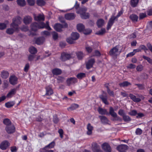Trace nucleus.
<instances>
[{
  "instance_id": "f257e3e1",
  "label": "nucleus",
  "mask_w": 152,
  "mask_h": 152,
  "mask_svg": "<svg viewBox=\"0 0 152 152\" xmlns=\"http://www.w3.org/2000/svg\"><path fill=\"white\" fill-rule=\"evenodd\" d=\"M22 18L19 16H17L13 19L12 23L10 24V26L14 28L16 30H19L18 26L21 23Z\"/></svg>"
},
{
  "instance_id": "f03ea898",
  "label": "nucleus",
  "mask_w": 152,
  "mask_h": 152,
  "mask_svg": "<svg viewBox=\"0 0 152 152\" xmlns=\"http://www.w3.org/2000/svg\"><path fill=\"white\" fill-rule=\"evenodd\" d=\"M87 9L85 7L80 9L77 12V13L80 14V17L82 19H86L89 17V14L88 13H86Z\"/></svg>"
},
{
  "instance_id": "7ed1b4c3",
  "label": "nucleus",
  "mask_w": 152,
  "mask_h": 152,
  "mask_svg": "<svg viewBox=\"0 0 152 152\" xmlns=\"http://www.w3.org/2000/svg\"><path fill=\"white\" fill-rule=\"evenodd\" d=\"M109 113L112 117L115 118L113 119V121H118L121 119L118 116L117 113L114 112V109L112 107L110 108Z\"/></svg>"
},
{
  "instance_id": "20e7f679",
  "label": "nucleus",
  "mask_w": 152,
  "mask_h": 152,
  "mask_svg": "<svg viewBox=\"0 0 152 152\" xmlns=\"http://www.w3.org/2000/svg\"><path fill=\"white\" fill-rule=\"evenodd\" d=\"M99 97L104 104L107 105L109 104L107 101V96L105 92L102 91V94L99 95Z\"/></svg>"
},
{
  "instance_id": "39448f33",
  "label": "nucleus",
  "mask_w": 152,
  "mask_h": 152,
  "mask_svg": "<svg viewBox=\"0 0 152 152\" xmlns=\"http://www.w3.org/2000/svg\"><path fill=\"white\" fill-rule=\"evenodd\" d=\"M38 23L39 28V29L43 28H45L49 30H50L51 29L49 26V22L48 21L46 22V24L42 22H39Z\"/></svg>"
},
{
  "instance_id": "423d86ee",
  "label": "nucleus",
  "mask_w": 152,
  "mask_h": 152,
  "mask_svg": "<svg viewBox=\"0 0 152 152\" xmlns=\"http://www.w3.org/2000/svg\"><path fill=\"white\" fill-rule=\"evenodd\" d=\"M118 46H116L110 50L109 53L112 56H116L118 55L120 53L118 51Z\"/></svg>"
},
{
  "instance_id": "0eeeda50",
  "label": "nucleus",
  "mask_w": 152,
  "mask_h": 152,
  "mask_svg": "<svg viewBox=\"0 0 152 152\" xmlns=\"http://www.w3.org/2000/svg\"><path fill=\"white\" fill-rule=\"evenodd\" d=\"M71 58L70 54L65 52H63L61 54L60 59L62 61H65Z\"/></svg>"
},
{
  "instance_id": "6e6552de",
  "label": "nucleus",
  "mask_w": 152,
  "mask_h": 152,
  "mask_svg": "<svg viewBox=\"0 0 152 152\" xmlns=\"http://www.w3.org/2000/svg\"><path fill=\"white\" fill-rule=\"evenodd\" d=\"M5 130L8 133L12 134L15 132V128L14 125L12 124L7 126H6Z\"/></svg>"
},
{
  "instance_id": "1a4fd4ad",
  "label": "nucleus",
  "mask_w": 152,
  "mask_h": 152,
  "mask_svg": "<svg viewBox=\"0 0 152 152\" xmlns=\"http://www.w3.org/2000/svg\"><path fill=\"white\" fill-rule=\"evenodd\" d=\"M102 148L105 152H111V148L109 145L107 143L102 144Z\"/></svg>"
},
{
  "instance_id": "9d476101",
  "label": "nucleus",
  "mask_w": 152,
  "mask_h": 152,
  "mask_svg": "<svg viewBox=\"0 0 152 152\" xmlns=\"http://www.w3.org/2000/svg\"><path fill=\"white\" fill-rule=\"evenodd\" d=\"M116 19V17H115V16L114 15H113L111 17V18L110 19L107 26V29L108 30L110 29L112 26L113 24L114 21Z\"/></svg>"
},
{
  "instance_id": "9b49d317",
  "label": "nucleus",
  "mask_w": 152,
  "mask_h": 152,
  "mask_svg": "<svg viewBox=\"0 0 152 152\" xmlns=\"http://www.w3.org/2000/svg\"><path fill=\"white\" fill-rule=\"evenodd\" d=\"M116 19V17H115V16L114 15H113L111 17V18L110 19L107 26V29L108 30L110 29L112 26L113 24L114 21Z\"/></svg>"
},
{
  "instance_id": "f8f14e48",
  "label": "nucleus",
  "mask_w": 152,
  "mask_h": 152,
  "mask_svg": "<svg viewBox=\"0 0 152 152\" xmlns=\"http://www.w3.org/2000/svg\"><path fill=\"white\" fill-rule=\"evenodd\" d=\"M116 19V17H115V16L114 15H113L111 17V18L110 19L107 26V29L108 30L110 29L112 26L113 24L114 21Z\"/></svg>"
},
{
  "instance_id": "ddd939ff",
  "label": "nucleus",
  "mask_w": 152,
  "mask_h": 152,
  "mask_svg": "<svg viewBox=\"0 0 152 152\" xmlns=\"http://www.w3.org/2000/svg\"><path fill=\"white\" fill-rule=\"evenodd\" d=\"M128 146L126 145H121L117 147V150L120 152H126Z\"/></svg>"
},
{
  "instance_id": "4468645a",
  "label": "nucleus",
  "mask_w": 152,
  "mask_h": 152,
  "mask_svg": "<svg viewBox=\"0 0 152 152\" xmlns=\"http://www.w3.org/2000/svg\"><path fill=\"white\" fill-rule=\"evenodd\" d=\"M10 143L7 140L2 142L0 145V148L2 150H4L10 145Z\"/></svg>"
},
{
  "instance_id": "2eb2a0df",
  "label": "nucleus",
  "mask_w": 152,
  "mask_h": 152,
  "mask_svg": "<svg viewBox=\"0 0 152 152\" xmlns=\"http://www.w3.org/2000/svg\"><path fill=\"white\" fill-rule=\"evenodd\" d=\"M66 81L67 85L70 86L71 84L77 83V80L76 78L70 77L67 79Z\"/></svg>"
},
{
  "instance_id": "dca6fc26",
  "label": "nucleus",
  "mask_w": 152,
  "mask_h": 152,
  "mask_svg": "<svg viewBox=\"0 0 152 152\" xmlns=\"http://www.w3.org/2000/svg\"><path fill=\"white\" fill-rule=\"evenodd\" d=\"M92 149L94 152H98L101 150L100 146L96 143L92 144Z\"/></svg>"
},
{
  "instance_id": "f3484780",
  "label": "nucleus",
  "mask_w": 152,
  "mask_h": 152,
  "mask_svg": "<svg viewBox=\"0 0 152 152\" xmlns=\"http://www.w3.org/2000/svg\"><path fill=\"white\" fill-rule=\"evenodd\" d=\"M9 82L11 84L15 85L18 83V78L15 76H11L9 78Z\"/></svg>"
},
{
  "instance_id": "a211bd4d",
  "label": "nucleus",
  "mask_w": 152,
  "mask_h": 152,
  "mask_svg": "<svg viewBox=\"0 0 152 152\" xmlns=\"http://www.w3.org/2000/svg\"><path fill=\"white\" fill-rule=\"evenodd\" d=\"M95 62V60L94 59L91 58L89 60L86 64V68L89 69L91 68Z\"/></svg>"
},
{
  "instance_id": "6ab92c4d",
  "label": "nucleus",
  "mask_w": 152,
  "mask_h": 152,
  "mask_svg": "<svg viewBox=\"0 0 152 152\" xmlns=\"http://www.w3.org/2000/svg\"><path fill=\"white\" fill-rule=\"evenodd\" d=\"M32 18L29 16H26L23 19V23L26 25L29 24L32 21Z\"/></svg>"
},
{
  "instance_id": "aec40b11",
  "label": "nucleus",
  "mask_w": 152,
  "mask_h": 152,
  "mask_svg": "<svg viewBox=\"0 0 152 152\" xmlns=\"http://www.w3.org/2000/svg\"><path fill=\"white\" fill-rule=\"evenodd\" d=\"M46 94L45 95L47 96H50L53 93V91L50 86H48L46 87Z\"/></svg>"
},
{
  "instance_id": "412c9836",
  "label": "nucleus",
  "mask_w": 152,
  "mask_h": 152,
  "mask_svg": "<svg viewBox=\"0 0 152 152\" xmlns=\"http://www.w3.org/2000/svg\"><path fill=\"white\" fill-rule=\"evenodd\" d=\"M129 97L131 99H132L134 102H140L141 100L139 98H137L136 97L132 94H129Z\"/></svg>"
},
{
  "instance_id": "4be33fe9",
  "label": "nucleus",
  "mask_w": 152,
  "mask_h": 152,
  "mask_svg": "<svg viewBox=\"0 0 152 152\" xmlns=\"http://www.w3.org/2000/svg\"><path fill=\"white\" fill-rule=\"evenodd\" d=\"M34 19L36 21L44 20L45 17L43 14H39L38 16H36L35 15H34Z\"/></svg>"
},
{
  "instance_id": "5701e85b",
  "label": "nucleus",
  "mask_w": 152,
  "mask_h": 152,
  "mask_svg": "<svg viewBox=\"0 0 152 152\" xmlns=\"http://www.w3.org/2000/svg\"><path fill=\"white\" fill-rule=\"evenodd\" d=\"M63 27L62 25L59 23L56 24L54 27L55 29L58 32L61 31H62V29Z\"/></svg>"
},
{
  "instance_id": "b1692460",
  "label": "nucleus",
  "mask_w": 152,
  "mask_h": 152,
  "mask_svg": "<svg viewBox=\"0 0 152 152\" xmlns=\"http://www.w3.org/2000/svg\"><path fill=\"white\" fill-rule=\"evenodd\" d=\"M65 17L67 20H71L74 19L75 16L73 13H69L65 15Z\"/></svg>"
},
{
  "instance_id": "393cba45",
  "label": "nucleus",
  "mask_w": 152,
  "mask_h": 152,
  "mask_svg": "<svg viewBox=\"0 0 152 152\" xmlns=\"http://www.w3.org/2000/svg\"><path fill=\"white\" fill-rule=\"evenodd\" d=\"M87 128L88 130L87 132V134L88 135H91L92 133V131L93 129V127L90 123H89L87 125Z\"/></svg>"
},
{
  "instance_id": "a878e982",
  "label": "nucleus",
  "mask_w": 152,
  "mask_h": 152,
  "mask_svg": "<svg viewBox=\"0 0 152 152\" xmlns=\"http://www.w3.org/2000/svg\"><path fill=\"white\" fill-rule=\"evenodd\" d=\"M105 86L107 88V91L109 95L110 96L114 97L115 95L113 91L110 89L108 86V84L106 85Z\"/></svg>"
},
{
  "instance_id": "bb28decb",
  "label": "nucleus",
  "mask_w": 152,
  "mask_h": 152,
  "mask_svg": "<svg viewBox=\"0 0 152 152\" xmlns=\"http://www.w3.org/2000/svg\"><path fill=\"white\" fill-rule=\"evenodd\" d=\"M45 40V39L44 37L38 38L35 40V43L37 45H40L43 43Z\"/></svg>"
},
{
  "instance_id": "cd10ccee",
  "label": "nucleus",
  "mask_w": 152,
  "mask_h": 152,
  "mask_svg": "<svg viewBox=\"0 0 152 152\" xmlns=\"http://www.w3.org/2000/svg\"><path fill=\"white\" fill-rule=\"evenodd\" d=\"M52 72L54 75H58L61 74L62 71L59 69L56 68L53 69L52 71Z\"/></svg>"
},
{
  "instance_id": "c85d7f7f",
  "label": "nucleus",
  "mask_w": 152,
  "mask_h": 152,
  "mask_svg": "<svg viewBox=\"0 0 152 152\" xmlns=\"http://www.w3.org/2000/svg\"><path fill=\"white\" fill-rule=\"evenodd\" d=\"M31 28L32 30L34 31H37L39 29L38 23L34 22L32 23L31 25Z\"/></svg>"
},
{
  "instance_id": "c756f323",
  "label": "nucleus",
  "mask_w": 152,
  "mask_h": 152,
  "mask_svg": "<svg viewBox=\"0 0 152 152\" xmlns=\"http://www.w3.org/2000/svg\"><path fill=\"white\" fill-rule=\"evenodd\" d=\"M129 18L133 22H136L137 21L138 17L137 15L132 14L130 16Z\"/></svg>"
},
{
  "instance_id": "7c9ffc66",
  "label": "nucleus",
  "mask_w": 152,
  "mask_h": 152,
  "mask_svg": "<svg viewBox=\"0 0 152 152\" xmlns=\"http://www.w3.org/2000/svg\"><path fill=\"white\" fill-rule=\"evenodd\" d=\"M16 92V89L14 88L12 89L8 94L7 97L8 98H10L14 95Z\"/></svg>"
},
{
  "instance_id": "2f4dec72",
  "label": "nucleus",
  "mask_w": 152,
  "mask_h": 152,
  "mask_svg": "<svg viewBox=\"0 0 152 152\" xmlns=\"http://www.w3.org/2000/svg\"><path fill=\"white\" fill-rule=\"evenodd\" d=\"M79 107L78 104H72L71 106L67 108V110L69 111L72 110H75Z\"/></svg>"
},
{
  "instance_id": "473e14b6",
  "label": "nucleus",
  "mask_w": 152,
  "mask_h": 152,
  "mask_svg": "<svg viewBox=\"0 0 152 152\" xmlns=\"http://www.w3.org/2000/svg\"><path fill=\"white\" fill-rule=\"evenodd\" d=\"M99 117L102 123L104 124L108 123V120L106 117L104 116H100Z\"/></svg>"
},
{
  "instance_id": "72a5a7b5",
  "label": "nucleus",
  "mask_w": 152,
  "mask_h": 152,
  "mask_svg": "<svg viewBox=\"0 0 152 152\" xmlns=\"http://www.w3.org/2000/svg\"><path fill=\"white\" fill-rule=\"evenodd\" d=\"M131 85V83L127 81H124L119 84V86L120 87H127Z\"/></svg>"
},
{
  "instance_id": "f704fd0d",
  "label": "nucleus",
  "mask_w": 152,
  "mask_h": 152,
  "mask_svg": "<svg viewBox=\"0 0 152 152\" xmlns=\"http://www.w3.org/2000/svg\"><path fill=\"white\" fill-rule=\"evenodd\" d=\"M8 28L6 30V32L9 34H12L15 31H18L19 30H16L14 28Z\"/></svg>"
},
{
  "instance_id": "c9c22d12",
  "label": "nucleus",
  "mask_w": 152,
  "mask_h": 152,
  "mask_svg": "<svg viewBox=\"0 0 152 152\" xmlns=\"http://www.w3.org/2000/svg\"><path fill=\"white\" fill-rule=\"evenodd\" d=\"M1 77L4 78L6 79L9 76L8 72L7 71H3L1 72Z\"/></svg>"
},
{
  "instance_id": "e433bc0d",
  "label": "nucleus",
  "mask_w": 152,
  "mask_h": 152,
  "mask_svg": "<svg viewBox=\"0 0 152 152\" xmlns=\"http://www.w3.org/2000/svg\"><path fill=\"white\" fill-rule=\"evenodd\" d=\"M71 37L73 39L75 40L78 39L79 35L77 32H73L71 35Z\"/></svg>"
},
{
  "instance_id": "4c0bfd02",
  "label": "nucleus",
  "mask_w": 152,
  "mask_h": 152,
  "mask_svg": "<svg viewBox=\"0 0 152 152\" xmlns=\"http://www.w3.org/2000/svg\"><path fill=\"white\" fill-rule=\"evenodd\" d=\"M76 56L77 58L79 60L82 59L84 56L85 55L82 52H78L76 53Z\"/></svg>"
},
{
  "instance_id": "58836bf2",
  "label": "nucleus",
  "mask_w": 152,
  "mask_h": 152,
  "mask_svg": "<svg viewBox=\"0 0 152 152\" xmlns=\"http://www.w3.org/2000/svg\"><path fill=\"white\" fill-rule=\"evenodd\" d=\"M29 51L31 54H35L37 52V49L33 46L29 48Z\"/></svg>"
},
{
  "instance_id": "ea45409f",
  "label": "nucleus",
  "mask_w": 152,
  "mask_h": 152,
  "mask_svg": "<svg viewBox=\"0 0 152 152\" xmlns=\"http://www.w3.org/2000/svg\"><path fill=\"white\" fill-rule=\"evenodd\" d=\"M104 24V21L102 19H99L98 20L97 24L98 27H101Z\"/></svg>"
},
{
  "instance_id": "a19ab883",
  "label": "nucleus",
  "mask_w": 152,
  "mask_h": 152,
  "mask_svg": "<svg viewBox=\"0 0 152 152\" xmlns=\"http://www.w3.org/2000/svg\"><path fill=\"white\" fill-rule=\"evenodd\" d=\"M84 26L82 24H79L77 25V29L80 32L84 31Z\"/></svg>"
},
{
  "instance_id": "79ce46f5",
  "label": "nucleus",
  "mask_w": 152,
  "mask_h": 152,
  "mask_svg": "<svg viewBox=\"0 0 152 152\" xmlns=\"http://www.w3.org/2000/svg\"><path fill=\"white\" fill-rule=\"evenodd\" d=\"M3 123L6 125V126L12 124L10 120L8 118L4 119L3 120Z\"/></svg>"
},
{
  "instance_id": "37998d69",
  "label": "nucleus",
  "mask_w": 152,
  "mask_h": 152,
  "mask_svg": "<svg viewBox=\"0 0 152 152\" xmlns=\"http://www.w3.org/2000/svg\"><path fill=\"white\" fill-rule=\"evenodd\" d=\"M55 142L54 141H53L48 145L46 146L45 147V148H48L50 149H51L53 148L55 145Z\"/></svg>"
},
{
  "instance_id": "c03bdc74",
  "label": "nucleus",
  "mask_w": 152,
  "mask_h": 152,
  "mask_svg": "<svg viewBox=\"0 0 152 152\" xmlns=\"http://www.w3.org/2000/svg\"><path fill=\"white\" fill-rule=\"evenodd\" d=\"M18 4L20 6L23 7L26 4V2L25 0H17Z\"/></svg>"
},
{
  "instance_id": "a18cd8bd",
  "label": "nucleus",
  "mask_w": 152,
  "mask_h": 152,
  "mask_svg": "<svg viewBox=\"0 0 152 152\" xmlns=\"http://www.w3.org/2000/svg\"><path fill=\"white\" fill-rule=\"evenodd\" d=\"M50 148H45L44 147L43 148L40 149L41 152H54L53 150H49Z\"/></svg>"
},
{
  "instance_id": "49530a36",
  "label": "nucleus",
  "mask_w": 152,
  "mask_h": 152,
  "mask_svg": "<svg viewBox=\"0 0 152 152\" xmlns=\"http://www.w3.org/2000/svg\"><path fill=\"white\" fill-rule=\"evenodd\" d=\"M77 77L79 79H81L86 77V74L84 73H80L77 75Z\"/></svg>"
},
{
  "instance_id": "de8ad7c7",
  "label": "nucleus",
  "mask_w": 152,
  "mask_h": 152,
  "mask_svg": "<svg viewBox=\"0 0 152 152\" xmlns=\"http://www.w3.org/2000/svg\"><path fill=\"white\" fill-rule=\"evenodd\" d=\"M15 104L13 102H8L5 104V106L7 108H10L13 106Z\"/></svg>"
},
{
  "instance_id": "09e8293b",
  "label": "nucleus",
  "mask_w": 152,
  "mask_h": 152,
  "mask_svg": "<svg viewBox=\"0 0 152 152\" xmlns=\"http://www.w3.org/2000/svg\"><path fill=\"white\" fill-rule=\"evenodd\" d=\"M99 113L102 115H104L106 114L107 112L106 110L102 108H99L98 110Z\"/></svg>"
},
{
  "instance_id": "8fccbe9b",
  "label": "nucleus",
  "mask_w": 152,
  "mask_h": 152,
  "mask_svg": "<svg viewBox=\"0 0 152 152\" xmlns=\"http://www.w3.org/2000/svg\"><path fill=\"white\" fill-rule=\"evenodd\" d=\"M37 3L39 6H42L45 4V2L43 0H37Z\"/></svg>"
},
{
  "instance_id": "3c124183",
  "label": "nucleus",
  "mask_w": 152,
  "mask_h": 152,
  "mask_svg": "<svg viewBox=\"0 0 152 152\" xmlns=\"http://www.w3.org/2000/svg\"><path fill=\"white\" fill-rule=\"evenodd\" d=\"M138 0H131V3L132 6L133 7H136L138 2Z\"/></svg>"
},
{
  "instance_id": "603ef678",
  "label": "nucleus",
  "mask_w": 152,
  "mask_h": 152,
  "mask_svg": "<svg viewBox=\"0 0 152 152\" xmlns=\"http://www.w3.org/2000/svg\"><path fill=\"white\" fill-rule=\"evenodd\" d=\"M123 119L125 122L130 121L131 120V118L129 116L125 115L123 117Z\"/></svg>"
},
{
  "instance_id": "864d4df0",
  "label": "nucleus",
  "mask_w": 152,
  "mask_h": 152,
  "mask_svg": "<svg viewBox=\"0 0 152 152\" xmlns=\"http://www.w3.org/2000/svg\"><path fill=\"white\" fill-rule=\"evenodd\" d=\"M146 16V13H140L139 14V19L140 20L143 19Z\"/></svg>"
},
{
  "instance_id": "5fc2aeb1",
  "label": "nucleus",
  "mask_w": 152,
  "mask_h": 152,
  "mask_svg": "<svg viewBox=\"0 0 152 152\" xmlns=\"http://www.w3.org/2000/svg\"><path fill=\"white\" fill-rule=\"evenodd\" d=\"M142 57L145 59L149 63L152 64V59L145 56H143Z\"/></svg>"
},
{
  "instance_id": "6e6d98bb",
  "label": "nucleus",
  "mask_w": 152,
  "mask_h": 152,
  "mask_svg": "<svg viewBox=\"0 0 152 152\" xmlns=\"http://www.w3.org/2000/svg\"><path fill=\"white\" fill-rule=\"evenodd\" d=\"M105 32V29L104 28H102L100 30L96 33L98 35H102Z\"/></svg>"
},
{
  "instance_id": "4d7b16f0",
  "label": "nucleus",
  "mask_w": 152,
  "mask_h": 152,
  "mask_svg": "<svg viewBox=\"0 0 152 152\" xmlns=\"http://www.w3.org/2000/svg\"><path fill=\"white\" fill-rule=\"evenodd\" d=\"M75 40L74 39H73L71 37H69L66 39L67 42L70 44L74 43Z\"/></svg>"
},
{
  "instance_id": "13d9d810",
  "label": "nucleus",
  "mask_w": 152,
  "mask_h": 152,
  "mask_svg": "<svg viewBox=\"0 0 152 152\" xmlns=\"http://www.w3.org/2000/svg\"><path fill=\"white\" fill-rule=\"evenodd\" d=\"M143 69V66L142 65H141V64L137 66L136 67V70L137 71H138V72L141 71Z\"/></svg>"
},
{
  "instance_id": "bf43d9fd",
  "label": "nucleus",
  "mask_w": 152,
  "mask_h": 152,
  "mask_svg": "<svg viewBox=\"0 0 152 152\" xmlns=\"http://www.w3.org/2000/svg\"><path fill=\"white\" fill-rule=\"evenodd\" d=\"M20 29L21 31H26L29 30L28 27L25 26H22Z\"/></svg>"
},
{
  "instance_id": "052dcab7",
  "label": "nucleus",
  "mask_w": 152,
  "mask_h": 152,
  "mask_svg": "<svg viewBox=\"0 0 152 152\" xmlns=\"http://www.w3.org/2000/svg\"><path fill=\"white\" fill-rule=\"evenodd\" d=\"M58 132L59 134L60 137L61 138H63V135L64 134V131L63 129H59L58 131Z\"/></svg>"
},
{
  "instance_id": "680f3d73",
  "label": "nucleus",
  "mask_w": 152,
  "mask_h": 152,
  "mask_svg": "<svg viewBox=\"0 0 152 152\" xmlns=\"http://www.w3.org/2000/svg\"><path fill=\"white\" fill-rule=\"evenodd\" d=\"M137 113V112L136 110H133L128 113V114L132 116H135Z\"/></svg>"
},
{
  "instance_id": "e2e57ef3",
  "label": "nucleus",
  "mask_w": 152,
  "mask_h": 152,
  "mask_svg": "<svg viewBox=\"0 0 152 152\" xmlns=\"http://www.w3.org/2000/svg\"><path fill=\"white\" fill-rule=\"evenodd\" d=\"M118 114L122 116L123 117V116L125 115V113L124 111L122 109H120L118 112Z\"/></svg>"
},
{
  "instance_id": "0e129e2a",
  "label": "nucleus",
  "mask_w": 152,
  "mask_h": 152,
  "mask_svg": "<svg viewBox=\"0 0 152 152\" xmlns=\"http://www.w3.org/2000/svg\"><path fill=\"white\" fill-rule=\"evenodd\" d=\"M135 133L137 135H140L142 133V131L141 129L137 128L136 130Z\"/></svg>"
},
{
  "instance_id": "69168bd1",
  "label": "nucleus",
  "mask_w": 152,
  "mask_h": 152,
  "mask_svg": "<svg viewBox=\"0 0 152 152\" xmlns=\"http://www.w3.org/2000/svg\"><path fill=\"white\" fill-rule=\"evenodd\" d=\"M52 34L53 39L55 40L58 37L57 33L56 32L54 31L53 32Z\"/></svg>"
},
{
  "instance_id": "338daca9",
  "label": "nucleus",
  "mask_w": 152,
  "mask_h": 152,
  "mask_svg": "<svg viewBox=\"0 0 152 152\" xmlns=\"http://www.w3.org/2000/svg\"><path fill=\"white\" fill-rule=\"evenodd\" d=\"M6 25L4 23H0V29L2 30L4 29L6 27Z\"/></svg>"
},
{
  "instance_id": "774afa93",
  "label": "nucleus",
  "mask_w": 152,
  "mask_h": 152,
  "mask_svg": "<svg viewBox=\"0 0 152 152\" xmlns=\"http://www.w3.org/2000/svg\"><path fill=\"white\" fill-rule=\"evenodd\" d=\"M28 4L31 6L33 5L35 3V0H27Z\"/></svg>"
}]
</instances>
